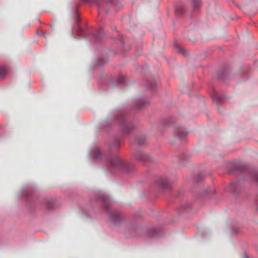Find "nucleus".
<instances>
[{"instance_id": "17", "label": "nucleus", "mask_w": 258, "mask_h": 258, "mask_svg": "<svg viewBox=\"0 0 258 258\" xmlns=\"http://www.w3.org/2000/svg\"><path fill=\"white\" fill-rule=\"evenodd\" d=\"M158 82L156 80H149L147 82L148 88L153 89L157 86Z\"/></svg>"}, {"instance_id": "31", "label": "nucleus", "mask_w": 258, "mask_h": 258, "mask_svg": "<svg viewBox=\"0 0 258 258\" xmlns=\"http://www.w3.org/2000/svg\"><path fill=\"white\" fill-rule=\"evenodd\" d=\"M105 13H106V14H108V11H105Z\"/></svg>"}, {"instance_id": "15", "label": "nucleus", "mask_w": 258, "mask_h": 258, "mask_svg": "<svg viewBox=\"0 0 258 258\" xmlns=\"http://www.w3.org/2000/svg\"><path fill=\"white\" fill-rule=\"evenodd\" d=\"M212 100L217 104H219L223 100V96L217 93H214L211 95Z\"/></svg>"}, {"instance_id": "12", "label": "nucleus", "mask_w": 258, "mask_h": 258, "mask_svg": "<svg viewBox=\"0 0 258 258\" xmlns=\"http://www.w3.org/2000/svg\"><path fill=\"white\" fill-rule=\"evenodd\" d=\"M94 3L97 6L99 14L103 11L104 8L109 5V1L107 0H94Z\"/></svg>"}, {"instance_id": "18", "label": "nucleus", "mask_w": 258, "mask_h": 258, "mask_svg": "<svg viewBox=\"0 0 258 258\" xmlns=\"http://www.w3.org/2000/svg\"><path fill=\"white\" fill-rule=\"evenodd\" d=\"M250 176L252 180L258 184V169L252 170L250 172Z\"/></svg>"}, {"instance_id": "22", "label": "nucleus", "mask_w": 258, "mask_h": 258, "mask_svg": "<svg viewBox=\"0 0 258 258\" xmlns=\"http://www.w3.org/2000/svg\"><path fill=\"white\" fill-rule=\"evenodd\" d=\"M204 177L201 174H199L195 177V180L196 182H201L204 180Z\"/></svg>"}, {"instance_id": "9", "label": "nucleus", "mask_w": 258, "mask_h": 258, "mask_svg": "<svg viewBox=\"0 0 258 258\" xmlns=\"http://www.w3.org/2000/svg\"><path fill=\"white\" fill-rule=\"evenodd\" d=\"M149 103V101L147 99L143 98H138L133 101V105L136 109H140L145 106Z\"/></svg>"}, {"instance_id": "8", "label": "nucleus", "mask_w": 258, "mask_h": 258, "mask_svg": "<svg viewBox=\"0 0 258 258\" xmlns=\"http://www.w3.org/2000/svg\"><path fill=\"white\" fill-rule=\"evenodd\" d=\"M229 188L234 195H238L243 189L241 183L239 181H235L230 183Z\"/></svg>"}, {"instance_id": "11", "label": "nucleus", "mask_w": 258, "mask_h": 258, "mask_svg": "<svg viewBox=\"0 0 258 258\" xmlns=\"http://www.w3.org/2000/svg\"><path fill=\"white\" fill-rule=\"evenodd\" d=\"M106 144H107L110 150H116L120 147V142L116 138H114L111 140V143L106 142Z\"/></svg>"}, {"instance_id": "7", "label": "nucleus", "mask_w": 258, "mask_h": 258, "mask_svg": "<svg viewBox=\"0 0 258 258\" xmlns=\"http://www.w3.org/2000/svg\"><path fill=\"white\" fill-rule=\"evenodd\" d=\"M91 35L94 42L98 43L102 40L104 36V32L103 28H100L98 29L94 30Z\"/></svg>"}, {"instance_id": "32", "label": "nucleus", "mask_w": 258, "mask_h": 258, "mask_svg": "<svg viewBox=\"0 0 258 258\" xmlns=\"http://www.w3.org/2000/svg\"><path fill=\"white\" fill-rule=\"evenodd\" d=\"M84 214L86 215V216H88L87 214L85 212H84Z\"/></svg>"}, {"instance_id": "30", "label": "nucleus", "mask_w": 258, "mask_h": 258, "mask_svg": "<svg viewBox=\"0 0 258 258\" xmlns=\"http://www.w3.org/2000/svg\"><path fill=\"white\" fill-rule=\"evenodd\" d=\"M243 258H249V257L246 253H244Z\"/></svg>"}, {"instance_id": "24", "label": "nucleus", "mask_w": 258, "mask_h": 258, "mask_svg": "<svg viewBox=\"0 0 258 258\" xmlns=\"http://www.w3.org/2000/svg\"><path fill=\"white\" fill-rule=\"evenodd\" d=\"M124 81L125 78L122 76H119L117 78V82L119 84H123L124 83Z\"/></svg>"}, {"instance_id": "28", "label": "nucleus", "mask_w": 258, "mask_h": 258, "mask_svg": "<svg viewBox=\"0 0 258 258\" xmlns=\"http://www.w3.org/2000/svg\"><path fill=\"white\" fill-rule=\"evenodd\" d=\"M178 52L179 53L183 54V55L185 54V51L181 48H179L178 50Z\"/></svg>"}, {"instance_id": "29", "label": "nucleus", "mask_w": 258, "mask_h": 258, "mask_svg": "<svg viewBox=\"0 0 258 258\" xmlns=\"http://www.w3.org/2000/svg\"><path fill=\"white\" fill-rule=\"evenodd\" d=\"M205 192H210V193H211V194H214L215 192V191L214 190V191L213 192H212V191H210L209 188H208L207 189H206Z\"/></svg>"}, {"instance_id": "2", "label": "nucleus", "mask_w": 258, "mask_h": 258, "mask_svg": "<svg viewBox=\"0 0 258 258\" xmlns=\"http://www.w3.org/2000/svg\"><path fill=\"white\" fill-rule=\"evenodd\" d=\"M112 122L119 124L120 130L124 135L129 134L138 126L137 119H131L127 112L124 110L113 111L109 115V118L104 121V124L108 125Z\"/></svg>"}, {"instance_id": "27", "label": "nucleus", "mask_w": 258, "mask_h": 258, "mask_svg": "<svg viewBox=\"0 0 258 258\" xmlns=\"http://www.w3.org/2000/svg\"><path fill=\"white\" fill-rule=\"evenodd\" d=\"M199 1H196V0H193L192 1V5H193V7L194 8H196L198 7V5H199Z\"/></svg>"}, {"instance_id": "13", "label": "nucleus", "mask_w": 258, "mask_h": 258, "mask_svg": "<svg viewBox=\"0 0 258 258\" xmlns=\"http://www.w3.org/2000/svg\"><path fill=\"white\" fill-rule=\"evenodd\" d=\"M146 143V137L144 134L136 135L135 137V144L138 145H144Z\"/></svg>"}, {"instance_id": "10", "label": "nucleus", "mask_w": 258, "mask_h": 258, "mask_svg": "<svg viewBox=\"0 0 258 258\" xmlns=\"http://www.w3.org/2000/svg\"><path fill=\"white\" fill-rule=\"evenodd\" d=\"M187 134V132H186L182 127H177L174 128V136L175 138L181 140Z\"/></svg>"}, {"instance_id": "6", "label": "nucleus", "mask_w": 258, "mask_h": 258, "mask_svg": "<svg viewBox=\"0 0 258 258\" xmlns=\"http://www.w3.org/2000/svg\"><path fill=\"white\" fill-rule=\"evenodd\" d=\"M172 182L167 177H161L157 181L158 185L161 190L169 189Z\"/></svg>"}, {"instance_id": "21", "label": "nucleus", "mask_w": 258, "mask_h": 258, "mask_svg": "<svg viewBox=\"0 0 258 258\" xmlns=\"http://www.w3.org/2000/svg\"><path fill=\"white\" fill-rule=\"evenodd\" d=\"M148 232H149V234L152 236H155V235H156V234L157 233V230L154 228H150Z\"/></svg>"}, {"instance_id": "1", "label": "nucleus", "mask_w": 258, "mask_h": 258, "mask_svg": "<svg viewBox=\"0 0 258 258\" xmlns=\"http://www.w3.org/2000/svg\"><path fill=\"white\" fill-rule=\"evenodd\" d=\"M89 154L96 161L104 159L107 163L106 167L107 172L114 174L118 171H122L125 173L130 172V166L125 164L118 155L115 154L108 157L105 155H103L100 149L96 145L91 149Z\"/></svg>"}, {"instance_id": "19", "label": "nucleus", "mask_w": 258, "mask_h": 258, "mask_svg": "<svg viewBox=\"0 0 258 258\" xmlns=\"http://www.w3.org/2000/svg\"><path fill=\"white\" fill-rule=\"evenodd\" d=\"M7 73V69L4 66H0V80L4 78Z\"/></svg>"}, {"instance_id": "16", "label": "nucleus", "mask_w": 258, "mask_h": 258, "mask_svg": "<svg viewBox=\"0 0 258 258\" xmlns=\"http://www.w3.org/2000/svg\"><path fill=\"white\" fill-rule=\"evenodd\" d=\"M172 122V118L169 117L161 120V124L164 126H168Z\"/></svg>"}, {"instance_id": "25", "label": "nucleus", "mask_w": 258, "mask_h": 258, "mask_svg": "<svg viewBox=\"0 0 258 258\" xmlns=\"http://www.w3.org/2000/svg\"><path fill=\"white\" fill-rule=\"evenodd\" d=\"M245 166L243 165L237 166L236 167V170H239L240 171H243V170H245Z\"/></svg>"}, {"instance_id": "5", "label": "nucleus", "mask_w": 258, "mask_h": 258, "mask_svg": "<svg viewBox=\"0 0 258 258\" xmlns=\"http://www.w3.org/2000/svg\"><path fill=\"white\" fill-rule=\"evenodd\" d=\"M134 159L141 162L146 163L151 161V158L149 155L143 153L141 150H135L133 154Z\"/></svg>"}, {"instance_id": "14", "label": "nucleus", "mask_w": 258, "mask_h": 258, "mask_svg": "<svg viewBox=\"0 0 258 258\" xmlns=\"http://www.w3.org/2000/svg\"><path fill=\"white\" fill-rule=\"evenodd\" d=\"M186 11V8L183 6H179L175 8V13L178 17H180L184 15Z\"/></svg>"}, {"instance_id": "4", "label": "nucleus", "mask_w": 258, "mask_h": 258, "mask_svg": "<svg viewBox=\"0 0 258 258\" xmlns=\"http://www.w3.org/2000/svg\"><path fill=\"white\" fill-rule=\"evenodd\" d=\"M74 14L75 20L74 26L72 28V32L73 33L76 34V36L75 37L77 38H85L89 34V33L79 26L80 20L78 14L76 11L74 12Z\"/></svg>"}, {"instance_id": "23", "label": "nucleus", "mask_w": 258, "mask_h": 258, "mask_svg": "<svg viewBox=\"0 0 258 258\" xmlns=\"http://www.w3.org/2000/svg\"><path fill=\"white\" fill-rule=\"evenodd\" d=\"M53 202L52 201H48L46 203V207L48 209H52L53 208Z\"/></svg>"}, {"instance_id": "26", "label": "nucleus", "mask_w": 258, "mask_h": 258, "mask_svg": "<svg viewBox=\"0 0 258 258\" xmlns=\"http://www.w3.org/2000/svg\"><path fill=\"white\" fill-rule=\"evenodd\" d=\"M107 62V60H104L103 62H101L100 60L96 64L97 66H103Z\"/></svg>"}, {"instance_id": "20", "label": "nucleus", "mask_w": 258, "mask_h": 258, "mask_svg": "<svg viewBox=\"0 0 258 258\" xmlns=\"http://www.w3.org/2000/svg\"><path fill=\"white\" fill-rule=\"evenodd\" d=\"M21 194L23 196L28 197L31 194L26 188H23L21 191Z\"/></svg>"}, {"instance_id": "3", "label": "nucleus", "mask_w": 258, "mask_h": 258, "mask_svg": "<svg viewBox=\"0 0 258 258\" xmlns=\"http://www.w3.org/2000/svg\"><path fill=\"white\" fill-rule=\"evenodd\" d=\"M96 196L97 201L101 203L103 208L108 212V218L111 222L114 225L119 224L122 219L120 213L115 210L109 211V207L112 203L109 195L99 191L96 193Z\"/></svg>"}]
</instances>
